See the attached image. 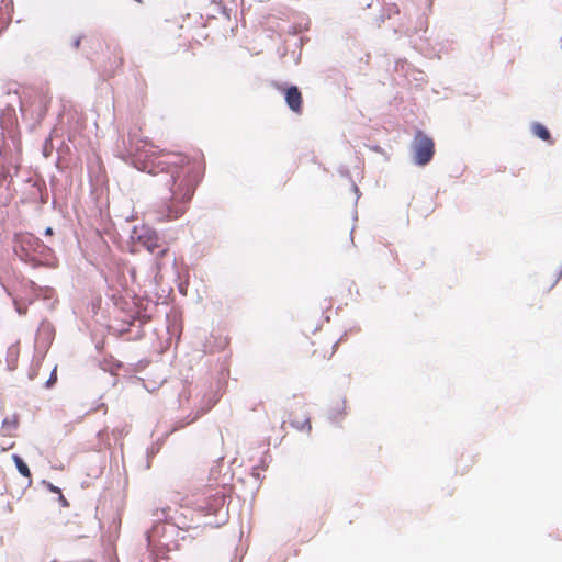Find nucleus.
Returning <instances> with one entry per match:
<instances>
[{
	"instance_id": "7",
	"label": "nucleus",
	"mask_w": 562,
	"mask_h": 562,
	"mask_svg": "<svg viewBox=\"0 0 562 562\" xmlns=\"http://www.w3.org/2000/svg\"><path fill=\"white\" fill-rule=\"evenodd\" d=\"M108 49L113 55V63L111 64V70L121 68L123 65V50L117 45H108Z\"/></svg>"
},
{
	"instance_id": "5",
	"label": "nucleus",
	"mask_w": 562,
	"mask_h": 562,
	"mask_svg": "<svg viewBox=\"0 0 562 562\" xmlns=\"http://www.w3.org/2000/svg\"><path fill=\"white\" fill-rule=\"evenodd\" d=\"M138 240L151 254H154L160 247L157 234L149 229L140 234L138 236Z\"/></svg>"
},
{
	"instance_id": "4",
	"label": "nucleus",
	"mask_w": 562,
	"mask_h": 562,
	"mask_svg": "<svg viewBox=\"0 0 562 562\" xmlns=\"http://www.w3.org/2000/svg\"><path fill=\"white\" fill-rule=\"evenodd\" d=\"M290 425L300 430L310 432L312 429L310 415L304 407H297L290 413L289 416Z\"/></svg>"
},
{
	"instance_id": "9",
	"label": "nucleus",
	"mask_w": 562,
	"mask_h": 562,
	"mask_svg": "<svg viewBox=\"0 0 562 562\" xmlns=\"http://www.w3.org/2000/svg\"><path fill=\"white\" fill-rule=\"evenodd\" d=\"M12 460L14 461L19 473L26 479H31V471L22 458L18 454H12Z\"/></svg>"
},
{
	"instance_id": "2",
	"label": "nucleus",
	"mask_w": 562,
	"mask_h": 562,
	"mask_svg": "<svg viewBox=\"0 0 562 562\" xmlns=\"http://www.w3.org/2000/svg\"><path fill=\"white\" fill-rule=\"evenodd\" d=\"M413 148L415 162L419 166L427 165L435 155V143L432 138L422 131L416 133Z\"/></svg>"
},
{
	"instance_id": "13",
	"label": "nucleus",
	"mask_w": 562,
	"mask_h": 562,
	"mask_svg": "<svg viewBox=\"0 0 562 562\" xmlns=\"http://www.w3.org/2000/svg\"><path fill=\"white\" fill-rule=\"evenodd\" d=\"M49 488H50L52 492L60 493V490L58 487L54 486V485H50Z\"/></svg>"
},
{
	"instance_id": "11",
	"label": "nucleus",
	"mask_w": 562,
	"mask_h": 562,
	"mask_svg": "<svg viewBox=\"0 0 562 562\" xmlns=\"http://www.w3.org/2000/svg\"><path fill=\"white\" fill-rule=\"evenodd\" d=\"M83 40V37L81 36H78V37H75L74 41H72V47L75 49H78L80 47V43L81 41ZM85 40H87V42H89L90 44H101L100 40L99 38H94V37H85Z\"/></svg>"
},
{
	"instance_id": "15",
	"label": "nucleus",
	"mask_w": 562,
	"mask_h": 562,
	"mask_svg": "<svg viewBox=\"0 0 562 562\" xmlns=\"http://www.w3.org/2000/svg\"><path fill=\"white\" fill-rule=\"evenodd\" d=\"M45 234L46 235H53V228L52 227H47L46 231H45Z\"/></svg>"
},
{
	"instance_id": "14",
	"label": "nucleus",
	"mask_w": 562,
	"mask_h": 562,
	"mask_svg": "<svg viewBox=\"0 0 562 562\" xmlns=\"http://www.w3.org/2000/svg\"><path fill=\"white\" fill-rule=\"evenodd\" d=\"M14 447V442H12L11 445H9L8 447H2V451H7L8 449H11Z\"/></svg>"
},
{
	"instance_id": "8",
	"label": "nucleus",
	"mask_w": 562,
	"mask_h": 562,
	"mask_svg": "<svg viewBox=\"0 0 562 562\" xmlns=\"http://www.w3.org/2000/svg\"><path fill=\"white\" fill-rule=\"evenodd\" d=\"M532 133L537 137H539L543 140H547L549 143H552L550 132L548 131V128L544 125H542L540 123H535L532 125Z\"/></svg>"
},
{
	"instance_id": "16",
	"label": "nucleus",
	"mask_w": 562,
	"mask_h": 562,
	"mask_svg": "<svg viewBox=\"0 0 562 562\" xmlns=\"http://www.w3.org/2000/svg\"><path fill=\"white\" fill-rule=\"evenodd\" d=\"M60 503L67 504V502L63 495H60Z\"/></svg>"
},
{
	"instance_id": "3",
	"label": "nucleus",
	"mask_w": 562,
	"mask_h": 562,
	"mask_svg": "<svg viewBox=\"0 0 562 562\" xmlns=\"http://www.w3.org/2000/svg\"><path fill=\"white\" fill-rule=\"evenodd\" d=\"M277 89L284 94V99L289 109L295 114L303 112V95L296 86L283 87L276 85Z\"/></svg>"
},
{
	"instance_id": "12",
	"label": "nucleus",
	"mask_w": 562,
	"mask_h": 562,
	"mask_svg": "<svg viewBox=\"0 0 562 562\" xmlns=\"http://www.w3.org/2000/svg\"><path fill=\"white\" fill-rule=\"evenodd\" d=\"M31 239H33V237L29 236L26 239L23 240V243H29V240H31ZM34 241H35L36 245L41 246V243H40V240L37 238H34Z\"/></svg>"
},
{
	"instance_id": "6",
	"label": "nucleus",
	"mask_w": 562,
	"mask_h": 562,
	"mask_svg": "<svg viewBox=\"0 0 562 562\" xmlns=\"http://www.w3.org/2000/svg\"><path fill=\"white\" fill-rule=\"evenodd\" d=\"M19 427V417L16 415H12L5 417L2 422V434L3 436L13 437Z\"/></svg>"
},
{
	"instance_id": "10",
	"label": "nucleus",
	"mask_w": 562,
	"mask_h": 562,
	"mask_svg": "<svg viewBox=\"0 0 562 562\" xmlns=\"http://www.w3.org/2000/svg\"><path fill=\"white\" fill-rule=\"evenodd\" d=\"M335 347H336V344H333L325 349L323 348L322 350L314 349L313 356L322 358V359H329L335 353Z\"/></svg>"
},
{
	"instance_id": "18",
	"label": "nucleus",
	"mask_w": 562,
	"mask_h": 562,
	"mask_svg": "<svg viewBox=\"0 0 562 562\" xmlns=\"http://www.w3.org/2000/svg\"><path fill=\"white\" fill-rule=\"evenodd\" d=\"M135 1L138 2V3H143V0H135Z\"/></svg>"
},
{
	"instance_id": "17",
	"label": "nucleus",
	"mask_w": 562,
	"mask_h": 562,
	"mask_svg": "<svg viewBox=\"0 0 562 562\" xmlns=\"http://www.w3.org/2000/svg\"><path fill=\"white\" fill-rule=\"evenodd\" d=\"M166 251H167V249H161V250H160V255H161V256H162V255H165V254H166Z\"/></svg>"
},
{
	"instance_id": "1",
	"label": "nucleus",
	"mask_w": 562,
	"mask_h": 562,
	"mask_svg": "<svg viewBox=\"0 0 562 562\" xmlns=\"http://www.w3.org/2000/svg\"><path fill=\"white\" fill-rule=\"evenodd\" d=\"M135 166L151 175L161 173V204L157 209L159 221H173L188 210L196 186L202 179L205 162L201 153L188 156L181 153L158 151L146 140H137L131 149Z\"/></svg>"
}]
</instances>
